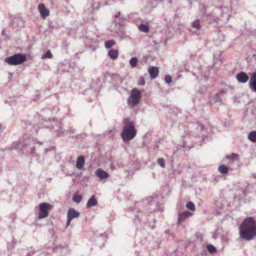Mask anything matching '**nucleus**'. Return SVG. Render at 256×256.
I'll list each match as a JSON object with an SVG mask.
<instances>
[{"instance_id":"obj_1","label":"nucleus","mask_w":256,"mask_h":256,"mask_svg":"<svg viewBox=\"0 0 256 256\" xmlns=\"http://www.w3.org/2000/svg\"><path fill=\"white\" fill-rule=\"evenodd\" d=\"M240 236L246 240H250L256 236V221L252 217L246 218L240 228Z\"/></svg>"},{"instance_id":"obj_2","label":"nucleus","mask_w":256,"mask_h":256,"mask_svg":"<svg viewBox=\"0 0 256 256\" xmlns=\"http://www.w3.org/2000/svg\"><path fill=\"white\" fill-rule=\"evenodd\" d=\"M54 120V118L52 120H51L50 118L47 119L46 118L42 122V126L46 128L53 129L56 132L58 136H64L69 134H74L75 132V130L74 128H70L66 131L62 130V124L60 122H57L54 125L53 124L56 123Z\"/></svg>"},{"instance_id":"obj_3","label":"nucleus","mask_w":256,"mask_h":256,"mask_svg":"<svg viewBox=\"0 0 256 256\" xmlns=\"http://www.w3.org/2000/svg\"><path fill=\"white\" fill-rule=\"evenodd\" d=\"M136 134V130L134 123L128 126H124L121 132V137L124 142H128L133 139Z\"/></svg>"},{"instance_id":"obj_4","label":"nucleus","mask_w":256,"mask_h":256,"mask_svg":"<svg viewBox=\"0 0 256 256\" xmlns=\"http://www.w3.org/2000/svg\"><path fill=\"white\" fill-rule=\"evenodd\" d=\"M26 60V55L22 54H15L4 59V62L10 65L16 66L23 64Z\"/></svg>"},{"instance_id":"obj_5","label":"nucleus","mask_w":256,"mask_h":256,"mask_svg":"<svg viewBox=\"0 0 256 256\" xmlns=\"http://www.w3.org/2000/svg\"><path fill=\"white\" fill-rule=\"evenodd\" d=\"M141 92L136 88H134L130 92V95L128 99V105L132 107L137 105L142 98Z\"/></svg>"},{"instance_id":"obj_6","label":"nucleus","mask_w":256,"mask_h":256,"mask_svg":"<svg viewBox=\"0 0 256 256\" xmlns=\"http://www.w3.org/2000/svg\"><path fill=\"white\" fill-rule=\"evenodd\" d=\"M52 206L46 202H42L39 204L40 212L38 214L39 218H42L48 216V212L51 210Z\"/></svg>"},{"instance_id":"obj_7","label":"nucleus","mask_w":256,"mask_h":256,"mask_svg":"<svg viewBox=\"0 0 256 256\" xmlns=\"http://www.w3.org/2000/svg\"><path fill=\"white\" fill-rule=\"evenodd\" d=\"M80 212L74 208H70L67 213L66 226H68L72 220L74 218H78L80 216Z\"/></svg>"},{"instance_id":"obj_8","label":"nucleus","mask_w":256,"mask_h":256,"mask_svg":"<svg viewBox=\"0 0 256 256\" xmlns=\"http://www.w3.org/2000/svg\"><path fill=\"white\" fill-rule=\"evenodd\" d=\"M236 78L239 82L244 84L248 81L249 76L245 72H241L237 74Z\"/></svg>"},{"instance_id":"obj_9","label":"nucleus","mask_w":256,"mask_h":256,"mask_svg":"<svg viewBox=\"0 0 256 256\" xmlns=\"http://www.w3.org/2000/svg\"><path fill=\"white\" fill-rule=\"evenodd\" d=\"M192 215V214L188 210H186L184 212L179 214L178 216V224L180 225L182 222H184L188 218L191 216Z\"/></svg>"},{"instance_id":"obj_10","label":"nucleus","mask_w":256,"mask_h":256,"mask_svg":"<svg viewBox=\"0 0 256 256\" xmlns=\"http://www.w3.org/2000/svg\"><path fill=\"white\" fill-rule=\"evenodd\" d=\"M38 8L42 18H45L50 14L49 10L46 8L44 4H40Z\"/></svg>"},{"instance_id":"obj_11","label":"nucleus","mask_w":256,"mask_h":256,"mask_svg":"<svg viewBox=\"0 0 256 256\" xmlns=\"http://www.w3.org/2000/svg\"><path fill=\"white\" fill-rule=\"evenodd\" d=\"M95 174L100 180L106 179L108 178L109 174L102 168H98L95 172Z\"/></svg>"},{"instance_id":"obj_12","label":"nucleus","mask_w":256,"mask_h":256,"mask_svg":"<svg viewBox=\"0 0 256 256\" xmlns=\"http://www.w3.org/2000/svg\"><path fill=\"white\" fill-rule=\"evenodd\" d=\"M249 86L252 91L256 92V72H254L250 77Z\"/></svg>"},{"instance_id":"obj_13","label":"nucleus","mask_w":256,"mask_h":256,"mask_svg":"<svg viewBox=\"0 0 256 256\" xmlns=\"http://www.w3.org/2000/svg\"><path fill=\"white\" fill-rule=\"evenodd\" d=\"M158 68L156 66H152L148 68V72L152 79H154L158 74Z\"/></svg>"},{"instance_id":"obj_14","label":"nucleus","mask_w":256,"mask_h":256,"mask_svg":"<svg viewBox=\"0 0 256 256\" xmlns=\"http://www.w3.org/2000/svg\"><path fill=\"white\" fill-rule=\"evenodd\" d=\"M84 158L83 156H80L78 157L76 162V167L78 169H82L84 164Z\"/></svg>"},{"instance_id":"obj_15","label":"nucleus","mask_w":256,"mask_h":256,"mask_svg":"<svg viewBox=\"0 0 256 256\" xmlns=\"http://www.w3.org/2000/svg\"><path fill=\"white\" fill-rule=\"evenodd\" d=\"M98 202L96 199V198L95 196L93 195L91 196V198L88 200L87 204H86V208H89L92 206H95L97 205Z\"/></svg>"},{"instance_id":"obj_16","label":"nucleus","mask_w":256,"mask_h":256,"mask_svg":"<svg viewBox=\"0 0 256 256\" xmlns=\"http://www.w3.org/2000/svg\"><path fill=\"white\" fill-rule=\"evenodd\" d=\"M221 8L222 16L225 17L228 20L230 14V10L228 7H222Z\"/></svg>"},{"instance_id":"obj_17","label":"nucleus","mask_w":256,"mask_h":256,"mask_svg":"<svg viewBox=\"0 0 256 256\" xmlns=\"http://www.w3.org/2000/svg\"><path fill=\"white\" fill-rule=\"evenodd\" d=\"M226 160H230L231 162H233L236 160H238L239 158V156L235 153H232L230 155L227 156L226 157Z\"/></svg>"},{"instance_id":"obj_18","label":"nucleus","mask_w":256,"mask_h":256,"mask_svg":"<svg viewBox=\"0 0 256 256\" xmlns=\"http://www.w3.org/2000/svg\"><path fill=\"white\" fill-rule=\"evenodd\" d=\"M118 52L116 50L112 49L108 51V56L113 60L116 59L118 56Z\"/></svg>"},{"instance_id":"obj_19","label":"nucleus","mask_w":256,"mask_h":256,"mask_svg":"<svg viewBox=\"0 0 256 256\" xmlns=\"http://www.w3.org/2000/svg\"><path fill=\"white\" fill-rule=\"evenodd\" d=\"M24 144L22 142H15L12 144V148L16 150L23 151Z\"/></svg>"},{"instance_id":"obj_20","label":"nucleus","mask_w":256,"mask_h":256,"mask_svg":"<svg viewBox=\"0 0 256 256\" xmlns=\"http://www.w3.org/2000/svg\"><path fill=\"white\" fill-rule=\"evenodd\" d=\"M198 11L201 14L202 16H204L206 14V8L205 6L202 4H200L198 6Z\"/></svg>"},{"instance_id":"obj_21","label":"nucleus","mask_w":256,"mask_h":256,"mask_svg":"<svg viewBox=\"0 0 256 256\" xmlns=\"http://www.w3.org/2000/svg\"><path fill=\"white\" fill-rule=\"evenodd\" d=\"M248 138L252 142H256V131H252L248 135Z\"/></svg>"},{"instance_id":"obj_22","label":"nucleus","mask_w":256,"mask_h":256,"mask_svg":"<svg viewBox=\"0 0 256 256\" xmlns=\"http://www.w3.org/2000/svg\"><path fill=\"white\" fill-rule=\"evenodd\" d=\"M218 171L222 174H226L228 172V168L224 165H220L218 168Z\"/></svg>"},{"instance_id":"obj_23","label":"nucleus","mask_w":256,"mask_h":256,"mask_svg":"<svg viewBox=\"0 0 256 256\" xmlns=\"http://www.w3.org/2000/svg\"><path fill=\"white\" fill-rule=\"evenodd\" d=\"M116 44V42L114 40H110L105 42V47L108 49L111 48L113 46Z\"/></svg>"},{"instance_id":"obj_24","label":"nucleus","mask_w":256,"mask_h":256,"mask_svg":"<svg viewBox=\"0 0 256 256\" xmlns=\"http://www.w3.org/2000/svg\"><path fill=\"white\" fill-rule=\"evenodd\" d=\"M138 28L142 32H148L149 31V27L145 24H140Z\"/></svg>"},{"instance_id":"obj_25","label":"nucleus","mask_w":256,"mask_h":256,"mask_svg":"<svg viewBox=\"0 0 256 256\" xmlns=\"http://www.w3.org/2000/svg\"><path fill=\"white\" fill-rule=\"evenodd\" d=\"M192 26L193 28H196V30H200L201 28V26L200 23V20L197 19L194 20L192 22Z\"/></svg>"},{"instance_id":"obj_26","label":"nucleus","mask_w":256,"mask_h":256,"mask_svg":"<svg viewBox=\"0 0 256 256\" xmlns=\"http://www.w3.org/2000/svg\"><path fill=\"white\" fill-rule=\"evenodd\" d=\"M186 207L188 209L192 211H194L196 210V206L192 202H188L186 204Z\"/></svg>"},{"instance_id":"obj_27","label":"nucleus","mask_w":256,"mask_h":256,"mask_svg":"<svg viewBox=\"0 0 256 256\" xmlns=\"http://www.w3.org/2000/svg\"><path fill=\"white\" fill-rule=\"evenodd\" d=\"M138 58L136 57H132L130 60V64L132 67L134 68L136 66Z\"/></svg>"},{"instance_id":"obj_28","label":"nucleus","mask_w":256,"mask_h":256,"mask_svg":"<svg viewBox=\"0 0 256 256\" xmlns=\"http://www.w3.org/2000/svg\"><path fill=\"white\" fill-rule=\"evenodd\" d=\"M73 200L77 204L80 203L82 200V196L80 195L74 194L73 196Z\"/></svg>"},{"instance_id":"obj_29","label":"nucleus","mask_w":256,"mask_h":256,"mask_svg":"<svg viewBox=\"0 0 256 256\" xmlns=\"http://www.w3.org/2000/svg\"><path fill=\"white\" fill-rule=\"evenodd\" d=\"M52 58V54L50 50H48L42 56V58Z\"/></svg>"},{"instance_id":"obj_30","label":"nucleus","mask_w":256,"mask_h":256,"mask_svg":"<svg viewBox=\"0 0 256 256\" xmlns=\"http://www.w3.org/2000/svg\"><path fill=\"white\" fill-rule=\"evenodd\" d=\"M207 249L210 253H214L216 252V248L212 244H208Z\"/></svg>"},{"instance_id":"obj_31","label":"nucleus","mask_w":256,"mask_h":256,"mask_svg":"<svg viewBox=\"0 0 256 256\" xmlns=\"http://www.w3.org/2000/svg\"><path fill=\"white\" fill-rule=\"evenodd\" d=\"M157 162H158V164L162 168H165V162H164V158H158V160H157Z\"/></svg>"},{"instance_id":"obj_32","label":"nucleus","mask_w":256,"mask_h":256,"mask_svg":"<svg viewBox=\"0 0 256 256\" xmlns=\"http://www.w3.org/2000/svg\"><path fill=\"white\" fill-rule=\"evenodd\" d=\"M165 82L168 84H170L172 83V77L169 75H166L164 77Z\"/></svg>"},{"instance_id":"obj_33","label":"nucleus","mask_w":256,"mask_h":256,"mask_svg":"<svg viewBox=\"0 0 256 256\" xmlns=\"http://www.w3.org/2000/svg\"><path fill=\"white\" fill-rule=\"evenodd\" d=\"M140 213H138L136 215H135L134 218L133 219V222L135 224H136L140 220L139 218V214Z\"/></svg>"},{"instance_id":"obj_34","label":"nucleus","mask_w":256,"mask_h":256,"mask_svg":"<svg viewBox=\"0 0 256 256\" xmlns=\"http://www.w3.org/2000/svg\"><path fill=\"white\" fill-rule=\"evenodd\" d=\"M130 123H134V122H130V118H126L124 120V126H128L130 124Z\"/></svg>"},{"instance_id":"obj_35","label":"nucleus","mask_w":256,"mask_h":256,"mask_svg":"<svg viewBox=\"0 0 256 256\" xmlns=\"http://www.w3.org/2000/svg\"><path fill=\"white\" fill-rule=\"evenodd\" d=\"M35 254V251L31 249L26 256H32Z\"/></svg>"},{"instance_id":"obj_36","label":"nucleus","mask_w":256,"mask_h":256,"mask_svg":"<svg viewBox=\"0 0 256 256\" xmlns=\"http://www.w3.org/2000/svg\"><path fill=\"white\" fill-rule=\"evenodd\" d=\"M126 19V17L124 16H120L119 18V21L118 22V23L120 24H122L121 22L123 20H124Z\"/></svg>"},{"instance_id":"obj_37","label":"nucleus","mask_w":256,"mask_h":256,"mask_svg":"<svg viewBox=\"0 0 256 256\" xmlns=\"http://www.w3.org/2000/svg\"><path fill=\"white\" fill-rule=\"evenodd\" d=\"M214 99L215 101L217 102L219 100H220V95L219 94H216L214 97Z\"/></svg>"},{"instance_id":"obj_38","label":"nucleus","mask_w":256,"mask_h":256,"mask_svg":"<svg viewBox=\"0 0 256 256\" xmlns=\"http://www.w3.org/2000/svg\"><path fill=\"white\" fill-rule=\"evenodd\" d=\"M198 130H204V126L202 124H198Z\"/></svg>"},{"instance_id":"obj_39","label":"nucleus","mask_w":256,"mask_h":256,"mask_svg":"<svg viewBox=\"0 0 256 256\" xmlns=\"http://www.w3.org/2000/svg\"><path fill=\"white\" fill-rule=\"evenodd\" d=\"M139 84L142 86H144L145 84V81L144 78H142L140 80Z\"/></svg>"},{"instance_id":"obj_40","label":"nucleus","mask_w":256,"mask_h":256,"mask_svg":"<svg viewBox=\"0 0 256 256\" xmlns=\"http://www.w3.org/2000/svg\"><path fill=\"white\" fill-rule=\"evenodd\" d=\"M4 128H5L4 126L0 124V132H2Z\"/></svg>"},{"instance_id":"obj_41","label":"nucleus","mask_w":256,"mask_h":256,"mask_svg":"<svg viewBox=\"0 0 256 256\" xmlns=\"http://www.w3.org/2000/svg\"><path fill=\"white\" fill-rule=\"evenodd\" d=\"M120 16V12H118V13L115 15V17L116 18H119Z\"/></svg>"},{"instance_id":"obj_42","label":"nucleus","mask_w":256,"mask_h":256,"mask_svg":"<svg viewBox=\"0 0 256 256\" xmlns=\"http://www.w3.org/2000/svg\"><path fill=\"white\" fill-rule=\"evenodd\" d=\"M60 248V246H56V248H53V250L54 251H56V250H57L58 249Z\"/></svg>"},{"instance_id":"obj_43","label":"nucleus","mask_w":256,"mask_h":256,"mask_svg":"<svg viewBox=\"0 0 256 256\" xmlns=\"http://www.w3.org/2000/svg\"><path fill=\"white\" fill-rule=\"evenodd\" d=\"M165 234H170V230H167L165 231Z\"/></svg>"},{"instance_id":"obj_44","label":"nucleus","mask_w":256,"mask_h":256,"mask_svg":"<svg viewBox=\"0 0 256 256\" xmlns=\"http://www.w3.org/2000/svg\"><path fill=\"white\" fill-rule=\"evenodd\" d=\"M129 210H136V212H138V211H137V210H136V208H134V210H132V208H130Z\"/></svg>"},{"instance_id":"obj_45","label":"nucleus","mask_w":256,"mask_h":256,"mask_svg":"<svg viewBox=\"0 0 256 256\" xmlns=\"http://www.w3.org/2000/svg\"><path fill=\"white\" fill-rule=\"evenodd\" d=\"M104 238V237H103V236H102V234H100V237H98V240H100V239H101V238Z\"/></svg>"},{"instance_id":"obj_46","label":"nucleus","mask_w":256,"mask_h":256,"mask_svg":"<svg viewBox=\"0 0 256 256\" xmlns=\"http://www.w3.org/2000/svg\"><path fill=\"white\" fill-rule=\"evenodd\" d=\"M34 148L33 147L32 148L31 151L32 153L34 152Z\"/></svg>"},{"instance_id":"obj_47","label":"nucleus","mask_w":256,"mask_h":256,"mask_svg":"<svg viewBox=\"0 0 256 256\" xmlns=\"http://www.w3.org/2000/svg\"><path fill=\"white\" fill-rule=\"evenodd\" d=\"M12 242L14 243V244H16V240H12Z\"/></svg>"},{"instance_id":"obj_48","label":"nucleus","mask_w":256,"mask_h":256,"mask_svg":"<svg viewBox=\"0 0 256 256\" xmlns=\"http://www.w3.org/2000/svg\"><path fill=\"white\" fill-rule=\"evenodd\" d=\"M112 169H114V168L113 166H112Z\"/></svg>"}]
</instances>
